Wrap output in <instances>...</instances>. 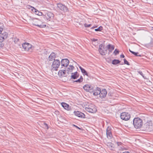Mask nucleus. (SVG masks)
<instances>
[{
	"label": "nucleus",
	"instance_id": "nucleus-26",
	"mask_svg": "<svg viewBox=\"0 0 153 153\" xmlns=\"http://www.w3.org/2000/svg\"><path fill=\"white\" fill-rule=\"evenodd\" d=\"M129 50L131 53L135 55V56H141L140 55H138V52H135L134 51H131L130 49H129Z\"/></svg>",
	"mask_w": 153,
	"mask_h": 153
},
{
	"label": "nucleus",
	"instance_id": "nucleus-17",
	"mask_svg": "<svg viewBox=\"0 0 153 153\" xmlns=\"http://www.w3.org/2000/svg\"><path fill=\"white\" fill-rule=\"evenodd\" d=\"M71 79H76L79 77V74L77 72L74 73H71Z\"/></svg>",
	"mask_w": 153,
	"mask_h": 153
},
{
	"label": "nucleus",
	"instance_id": "nucleus-45",
	"mask_svg": "<svg viewBox=\"0 0 153 153\" xmlns=\"http://www.w3.org/2000/svg\"><path fill=\"white\" fill-rule=\"evenodd\" d=\"M123 153H130L128 152H123Z\"/></svg>",
	"mask_w": 153,
	"mask_h": 153
},
{
	"label": "nucleus",
	"instance_id": "nucleus-31",
	"mask_svg": "<svg viewBox=\"0 0 153 153\" xmlns=\"http://www.w3.org/2000/svg\"><path fill=\"white\" fill-rule=\"evenodd\" d=\"M137 72L138 73H139L141 76H142L143 77V78L144 79H146V77H145L144 75L143 74L142 72L141 71H138Z\"/></svg>",
	"mask_w": 153,
	"mask_h": 153
},
{
	"label": "nucleus",
	"instance_id": "nucleus-2",
	"mask_svg": "<svg viewBox=\"0 0 153 153\" xmlns=\"http://www.w3.org/2000/svg\"><path fill=\"white\" fill-rule=\"evenodd\" d=\"M30 20L32 21V24L34 25L38 26L40 28H44L46 26L45 25L39 24V23L41 22V21L38 19L33 18L30 19Z\"/></svg>",
	"mask_w": 153,
	"mask_h": 153
},
{
	"label": "nucleus",
	"instance_id": "nucleus-30",
	"mask_svg": "<svg viewBox=\"0 0 153 153\" xmlns=\"http://www.w3.org/2000/svg\"><path fill=\"white\" fill-rule=\"evenodd\" d=\"M74 68V67L72 65H69V68H68V69H70V70H71V72H72V71Z\"/></svg>",
	"mask_w": 153,
	"mask_h": 153
},
{
	"label": "nucleus",
	"instance_id": "nucleus-34",
	"mask_svg": "<svg viewBox=\"0 0 153 153\" xmlns=\"http://www.w3.org/2000/svg\"><path fill=\"white\" fill-rule=\"evenodd\" d=\"M87 107H89V108H91V109H92L93 108H96L95 106L92 104L89 105Z\"/></svg>",
	"mask_w": 153,
	"mask_h": 153
},
{
	"label": "nucleus",
	"instance_id": "nucleus-37",
	"mask_svg": "<svg viewBox=\"0 0 153 153\" xmlns=\"http://www.w3.org/2000/svg\"><path fill=\"white\" fill-rule=\"evenodd\" d=\"M91 24H88V25L86 24H84V26L85 27H89L90 26H91Z\"/></svg>",
	"mask_w": 153,
	"mask_h": 153
},
{
	"label": "nucleus",
	"instance_id": "nucleus-47",
	"mask_svg": "<svg viewBox=\"0 0 153 153\" xmlns=\"http://www.w3.org/2000/svg\"><path fill=\"white\" fill-rule=\"evenodd\" d=\"M1 22H0V27H1Z\"/></svg>",
	"mask_w": 153,
	"mask_h": 153
},
{
	"label": "nucleus",
	"instance_id": "nucleus-42",
	"mask_svg": "<svg viewBox=\"0 0 153 153\" xmlns=\"http://www.w3.org/2000/svg\"><path fill=\"white\" fill-rule=\"evenodd\" d=\"M3 30V28H2L0 27V33L2 32Z\"/></svg>",
	"mask_w": 153,
	"mask_h": 153
},
{
	"label": "nucleus",
	"instance_id": "nucleus-18",
	"mask_svg": "<svg viewBox=\"0 0 153 153\" xmlns=\"http://www.w3.org/2000/svg\"><path fill=\"white\" fill-rule=\"evenodd\" d=\"M85 109L87 111L93 113H95L97 111L96 108H93L92 109H91V108H89V107H86Z\"/></svg>",
	"mask_w": 153,
	"mask_h": 153
},
{
	"label": "nucleus",
	"instance_id": "nucleus-14",
	"mask_svg": "<svg viewBox=\"0 0 153 153\" xmlns=\"http://www.w3.org/2000/svg\"><path fill=\"white\" fill-rule=\"evenodd\" d=\"M107 94V92L105 89H103L102 91L100 90L99 97L101 99L105 98L106 97Z\"/></svg>",
	"mask_w": 153,
	"mask_h": 153
},
{
	"label": "nucleus",
	"instance_id": "nucleus-9",
	"mask_svg": "<svg viewBox=\"0 0 153 153\" xmlns=\"http://www.w3.org/2000/svg\"><path fill=\"white\" fill-rule=\"evenodd\" d=\"M61 65L62 67H67L69 63V61L67 59H62L60 62Z\"/></svg>",
	"mask_w": 153,
	"mask_h": 153
},
{
	"label": "nucleus",
	"instance_id": "nucleus-46",
	"mask_svg": "<svg viewBox=\"0 0 153 153\" xmlns=\"http://www.w3.org/2000/svg\"><path fill=\"white\" fill-rule=\"evenodd\" d=\"M95 27H92L91 28V29H94V28H95Z\"/></svg>",
	"mask_w": 153,
	"mask_h": 153
},
{
	"label": "nucleus",
	"instance_id": "nucleus-13",
	"mask_svg": "<svg viewBox=\"0 0 153 153\" xmlns=\"http://www.w3.org/2000/svg\"><path fill=\"white\" fill-rule=\"evenodd\" d=\"M107 137L108 139H111L112 137V135L111 131V128L108 126L106 129Z\"/></svg>",
	"mask_w": 153,
	"mask_h": 153
},
{
	"label": "nucleus",
	"instance_id": "nucleus-1",
	"mask_svg": "<svg viewBox=\"0 0 153 153\" xmlns=\"http://www.w3.org/2000/svg\"><path fill=\"white\" fill-rule=\"evenodd\" d=\"M133 124L136 129L140 128L142 126L143 121L139 118H135L133 119Z\"/></svg>",
	"mask_w": 153,
	"mask_h": 153
},
{
	"label": "nucleus",
	"instance_id": "nucleus-32",
	"mask_svg": "<svg viewBox=\"0 0 153 153\" xmlns=\"http://www.w3.org/2000/svg\"><path fill=\"white\" fill-rule=\"evenodd\" d=\"M114 53L115 55H116L119 53V51L117 49H115L114 52Z\"/></svg>",
	"mask_w": 153,
	"mask_h": 153
},
{
	"label": "nucleus",
	"instance_id": "nucleus-27",
	"mask_svg": "<svg viewBox=\"0 0 153 153\" xmlns=\"http://www.w3.org/2000/svg\"><path fill=\"white\" fill-rule=\"evenodd\" d=\"M28 6L29 7H31L32 8V10L33 11V12L35 13H37L39 11H38L37 9L33 7H32L30 5H29Z\"/></svg>",
	"mask_w": 153,
	"mask_h": 153
},
{
	"label": "nucleus",
	"instance_id": "nucleus-36",
	"mask_svg": "<svg viewBox=\"0 0 153 153\" xmlns=\"http://www.w3.org/2000/svg\"><path fill=\"white\" fill-rule=\"evenodd\" d=\"M74 82H79V83H80L81 82H82L80 81V79H78L77 80L74 81Z\"/></svg>",
	"mask_w": 153,
	"mask_h": 153
},
{
	"label": "nucleus",
	"instance_id": "nucleus-29",
	"mask_svg": "<svg viewBox=\"0 0 153 153\" xmlns=\"http://www.w3.org/2000/svg\"><path fill=\"white\" fill-rule=\"evenodd\" d=\"M102 29H103L102 27L100 26L97 28L95 29L94 30L96 31H100L102 30Z\"/></svg>",
	"mask_w": 153,
	"mask_h": 153
},
{
	"label": "nucleus",
	"instance_id": "nucleus-25",
	"mask_svg": "<svg viewBox=\"0 0 153 153\" xmlns=\"http://www.w3.org/2000/svg\"><path fill=\"white\" fill-rule=\"evenodd\" d=\"M14 42L16 44L18 45V46H20V44L19 42V39L17 38H14Z\"/></svg>",
	"mask_w": 153,
	"mask_h": 153
},
{
	"label": "nucleus",
	"instance_id": "nucleus-50",
	"mask_svg": "<svg viewBox=\"0 0 153 153\" xmlns=\"http://www.w3.org/2000/svg\"><path fill=\"white\" fill-rule=\"evenodd\" d=\"M121 65H123V64H121Z\"/></svg>",
	"mask_w": 153,
	"mask_h": 153
},
{
	"label": "nucleus",
	"instance_id": "nucleus-21",
	"mask_svg": "<svg viewBox=\"0 0 153 153\" xmlns=\"http://www.w3.org/2000/svg\"><path fill=\"white\" fill-rule=\"evenodd\" d=\"M107 48L110 52H111L113 50L114 48V45H111L109 44L107 45Z\"/></svg>",
	"mask_w": 153,
	"mask_h": 153
},
{
	"label": "nucleus",
	"instance_id": "nucleus-48",
	"mask_svg": "<svg viewBox=\"0 0 153 153\" xmlns=\"http://www.w3.org/2000/svg\"><path fill=\"white\" fill-rule=\"evenodd\" d=\"M94 41H96V40H97L94 39Z\"/></svg>",
	"mask_w": 153,
	"mask_h": 153
},
{
	"label": "nucleus",
	"instance_id": "nucleus-43",
	"mask_svg": "<svg viewBox=\"0 0 153 153\" xmlns=\"http://www.w3.org/2000/svg\"><path fill=\"white\" fill-rule=\"evenodd\" d=\"M120 57L121 58H124L125 57V56L123 54L120 55Z\"/></svg>",
	"mask_w": 153,
	"mask_h": 153
},
{
	"label": "nucleus",
	"instance_id": "nucleus-5",
	"mask_svg": "<svg viewBox=\"0 0 153 153\" xmlns=\"http://www.w3.org/2000/svg\"><path fill=\"white\" fill-rule=\"evenodd\" d=\"M104 45L101 44L99 45V51L100 53L102 55H104L107 53V48L105 47Z\"/></svg>",
	"mask_w": 153,
	"mask_h": 153
},
{
	"label": "nucleus",
	"instance_id": "nucleus-44",
	"mask_svg": "<svg viewBox=\"0 0 153 153\" xmlns=\"http://www.w3.org/2000/svg\"><path fill=\"white\" fill-rule=\"evenodd\" d=\"M74 126H75L76 128H77L79 129H81V128H80L79 127L77 126H76L75 125H74Z\"/></svg>",
	"mask_w": 153,
	"mask_h": 153
},
{
	"label": "nucleus",
	"instance_id": "nucleus-10",
	"mask_svg": "<svg viewBox=\"0 0 153 153\" xmlns=\"http://www.w3.org/2000/svg\"><path fill=\"white\" fill-rule=\"evenodd\" d=\"M74 114L75 115L79 117L83 118H84L85 117V115L83 113L78 111H74Z\"/></svg>",
	"mask_w": 153,
	"mask_h": 153
},
{
	"label": "nucleus",
	"instance_id": "nucleus-49",
	"mask_svg": "<svg viewBox=\"0 0 153 153\" xmlns=\"http://www.w3.org/2000/svg\"><path fill=\"white\" fill-rule=\"evenodd\" d=\"M38 12L37 13H36V14H37L38 15Z\"/></svg>",
	"mask_w": 153,
	"mask_h": 153
},
{
	"label": "nucleus",
	"instance_id": "nucleus-8",
	"mask_svg": "<svg viewBox=\"0 0 153 153\" xmlns=\"http://www.w3.org/2000/svg\"><path fill=\"white\" fill-rule=\"evenodd\" d=\"M22 47L24 50L26 51H29L31 49L32 45L28 43L25 42L22 44Z\"/></svg>",
	"mask_w": 153,
	"mask_h": 153
},
{
	"label": "nucleus",
	"instance_id": "nucleus-33",
	"mask_svg": "<svg viewBox=\"0 0 153 153\" xmlns=\"http://www.w3.org/2000/svg\"><path fill=\"white\" fill-rule=\"evenodd\" d=\"M124 61V64H126L128 65H130V64L128 62V61L125 59H123Z\"/></svg>",
	"mask_w": 153,
	"mask_h": 153
},
{
	"label": "nucleus",
	"instance_id": "nucleus-12",
	"mask_svg": "<svg viewBox=\"0 0 153 153\" xmlns=\"http://www.w3.org/2000/svg\"><path fill=\"white\" fill-rule=\"evenodd\" d=\"M92 91V93H93V94L94 96H97L98 95H100V89L98 87H97L95 89L93 88Z\"/></svg>",
	"mask_w": 153,
	"mask_h": 153
},
{
	"label": "nucleus",
	"instance_id": "nucleus-23",
	"mask_svg": "<svg viewBox=\"0 0 153 153\" xmlns=\"http://www.w3.org/2000/svg\"><path fill=\"white\" fill-rule=\"evenodd\" d=\"M120 61L119 60L116 59H114L112 61V64L114 65H116L119 63Z\"/></svg>",
	"mask_w": 153,
	"mask_h": 153
},
{
	"label": "nucleus",
	"instance_id": "nucleus-28",
	"mask_svg": "<svg viewBox=\"0 0 153 153\" xmlns=\"http://www.w3.org/2000/svg\"><path fill=\"white\" fill-rule=\"evenodd\" d=\"M118 148L120 151H123L124 149H126L123 146V145H122L121 146H120L118 147Z\"/></svg>",
	"mask_w": 153,
	"mask_h": 153
},
{
	"label": "nucleus",
	"instance_id": "nucleus-38",
	"mask_svg": "<svg viewBox=\"0 0 153 153\" xmlns=\"http://www.w3.org/2000/svg\"><path fill=\"white\" fill-rule=\"evenodd\" d=\"M67 72V73L68 74H69L71 72V70H70V69H68V68H67L66 70V72Z\"/></svg>",
	"mask_w": 153,
	"mask_h": 153
},
{
	"label": "nucleus",
	"instance_id": "nucleus-19",
	"mask_svg": "<svg viewBox=\"0 0 153 153\" xmlns=\"http://www.w3.org/2000/svg\"><path fill=\"white\" fill-rule=\"evenodd\" d=\"M62 106L65 109L67 110H69L71 107L69 106V105L65 103V102H62L61 103Z\"/></svg>",
	"mask_w": 153,
	"mask_h": 153
},
{
	"label": "nucleus",
	"instance_id": "nucleus-16",
	"mask_svg": "<svg viewBox=\"0 0 153 153\" xmlns=\"http://www.w3.org/2000/svg\"><path fill=\"white\" fill-rule=\"evenodd\" d=\"M56 57V54L54 52H52L49 56L48 60L50 61H52L53 60H54Z\"/></svg>",
	"mask_w": 153,
	"mask_h": 153
},
{
	"label": "nucleus",
	"instance_id": "nucleus-35",
	"mask_svg": "<svg viewBox=\"0 0 153 153\" xmlns=\"http://www.w3.org/2000/svg\"><path fill=\"white\" fill-rule=\"evenodd\" d=\"M117 144L118 146V147L121 146L122 145H123V144L120 142H117Z\"/></svg>",
	"mask_w": 153,
	"mask_h": 153
},
{
	"label": "nucleus",
	"instance_id": "nucleus-7",
	"mask_svg": "<svg viewBox=\"0 0 153 153\" xmlns=\"http://www.w3.org/2000/svg\"><path fill=\"white\" fill-rule=\"evenodd\" d=\"M8 36V33L4 31H3L2 32L0 33V42H2L4 39L7 38Z\"/></svg>",
	"mask_w": 153,
	"mask_h": 153
},
{
	"label": "nucleus",
	"instance_id": "nucleus-11",
	"mask_svg": "<svg viewBox=\"0 0 153 153\" xmlns=\"http://www.w3.org/2000/svg\"><path fill=\"white\" fill-rule=\"evenodd\" d=\"M83 88L86 91L92 93V90L93 89V87L87 84L84 86Z\"/></svg>",
	"mask_w": 153,
	"mask_h": 153
},
{
	"label": "nucleus",
	"instance_id": "nucleus-41",
	"mask_svg": "<svg viewBox=\"0 0 153 153\" xmlns=\"http://www.w3.org/2000/svg\"><path fill=\"white\" fill-rule=\"evenodd\" d=\"M79 79L80 80V81L82 82L83 79L82 77V76H81L80 78Z\"/></svg>",
	"mask_w": 153,
	"mask_h": 153
},
{
	"label": "nucleus",
	"instance_id": "nucleus-3",
	"mask_svg": "<svg viewBox=\"0 0 153 153\" xmlns=\"http://www.w3.org/2000/svg\"><path fill=\"white\" fill-rule=\"evenodd\" d=\"M60 64V62L59 60L54 59L51 66V69L53 71H57Z\"/></svg>",
	"mask_w": 153,
	"mask_h": 153
},
{
	"label": "nucleus",
	"instance_id": "nucleus-39",
	"mask_svg": "<svg viewBox=\"0 0 153 153\" xmlns=\"http://www.w3.org/2000/svg\"><path fill=\"white\" fill-rule=\"evenodd\" d=\"M42 12H39V11H38V15L39 16H42Z\"/></svg>",
	"mask_w": 153,
	"mask_h": 153
},
{
	"label": "nucleus",
	"instance_id": "nucleus-24",
	"mask_svg": "<svg viewBox=\"0 0 153 153\" xmlns=\"http://www.w3.org/2000/svg\"><path fill=\"white\" fill-rule=\"evenodd\" d=\"M79 68L82 73L84 74L85 75L88 76V73L85 69L81 66H79Z\"/></svg>",
	"mask_w": 153,
	"mask_h": 153
},
{
	"label": "nucleus",
	"instance_id": "nucleus-15",
	"mask_svg": "<svg viewBox=\"0 0 153 153\" xmlns=\"http://www.w3.org/2000/svg\"><path fill=\"white\" fill-rule=\"evenodd\" d=\"M54 15L51 12H48L45 14V16L47 18V19L50 21V19L53 17Z\"/></svg>",
	"mask_w": 153,
	"mask_h": 153
},
{
	"label": "nucleus",
	"instance_id": "nucleus-40",
	"mask_svg": "<svg viewBox=\"0 0 153 153\" xmlns=\"http://www.w3.org/2000/svg\"><path fill=\"white\" fill-rule=\"evenodd\" d=\"M44 126L45 127H47V129H48V125L46 124V123H44Z\"/></svg>",
	"mask_w": 153,
	"mask_h": 153
},
{
	"label": "nucleus",
	"instance_id": "nucleus-22",
	"mask_svg": "<svg viewBox=\"0 0 153 153\" xmlns=\"http://www.w3.org/2000/svg\"><path fill=\"white\" fill-rule=\"evenodd\" d=\"M107 145L111 150H112L114 149V145L111 143H107Z\"/></svg>",
	"mask_w": 153,
	"mask_h": 153
},
{
	"label": "nucleus",
	"instance_id": "nucleus-6",
	"mask_svg": "<svg viewBox=\"0 0 153 153\" xmlns=\"http://www.w3.org/2000/svg\"><path fill=\"white\" fill-rule=\"evenodd\" d=\"M120 116L121 119L124 120H128L130 118V114L126 112L121 113Z\"/></svg>",
	"mask_w": 153,
	"mask_h": 153
},
{
	"label": "nucleus",
	"instance_id": "nucleus-4",
	"mask_svg": "<svg viewBox=\"0 0 153 153\" xmlns=\"http://www.w3.org/2000/svg\"><path fill=\"white\" fill-rule=\"evenodd\" d=\"M56 5L58 10H60L64 12L69 11L68 7L64 4L61 3H57Z\"/></svg>",
	"mask_w": 153,
	"mask_h": 153
},
{
	"label": "nucleus",
	"instance_id": "nucleus-20",
	"mask_svg": "<svg viewBox=\"0 0 153 153\" xmlns=\"http://www.w3.org/2000/svg\"><path fill=\"white\" fill-rule=\"evenodd\" d=\"M66 73V70H60L58 72V74L61 76H65Z\"/></svg>",
	"mask_w": 153,
	"mask_h": 153
}]
</instances>
